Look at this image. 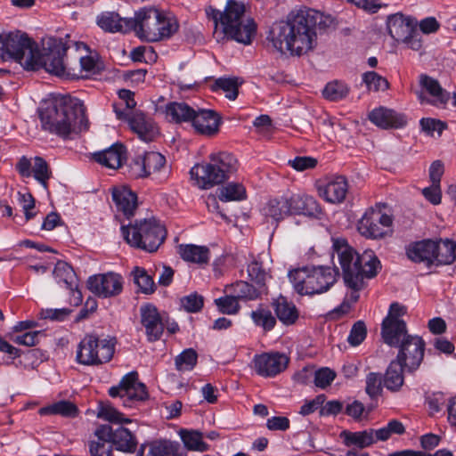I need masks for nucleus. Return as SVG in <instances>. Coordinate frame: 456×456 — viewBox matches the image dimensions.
Returning <instances> with one entry per match:
<instances>
[{"label":"nucleus","instance_id":"393cba45","mask_svg":"<svg viewBox=\"0 0 456 456\" xmlns=\"http://www.w3.org/2000/svg\"><path fill=\"white\" fill-rule=\"evenodd\" d=\"M418 20L402 12L391 14L387 19V28L389 35L397 42L411 33V29L416 28Z\"/></svg>","mask_w":456,"mask_h":456},{"label":"nucleus","instance_id":"3c124183","mask_svg":"<svg viewBox=\"0 0 456 456\" xmlns=\"http://www.w3.org/2000/svg\"><path fill=\"white\" fill-rule=\"evenodd\" d=\"M198 354L191 349H185L175 357V363L179 371L191 370L197 363Z\"/></svg>","mask_w":456,"mask_h":456},{"label":"nucleus","instance_id":"aec40b11","mask_svg":"<svg viewBox=\"0 0 456 456\" xmlns=\"http://www.w3.org/2000/svg\"><path fill=\"white\" fill-rule=\"evenodd\" d=\"M72 56L73 67H77L79 75L75 78L83 77L88 74H94L99 69V60L96 54H92L88 46L82 42H73Z\"/></svg>","mask_w":456,"mask_h":456},{"label":"nucleus","instance_id":"c9c22d12","mask_svg":"<svg viewBox=\"0 0 456 456\" xmlns=\"http://www.w3.org/2000/svg\"><path fill=\"white\" fill-rule=\"evenodd\" d=\"M178 254L183 261L200 266L207 265L210 259V251L206 246L181 244L178 246Z\"/></svg>","mask_w":456,"mask_h":456},{"label":"nucleus","instance_id":"72a5a7b5","mask_svg":"<svg viewBox=\"0 0 456 456\" xmlns=\"http://www.w3.org/2000/svg\"><path fill=\"white\" fill-rule=\"evenodd\" d=\"M126 154L125 147L122 144L118 143L113 144L107 150L94 154L95 161L111 169L120 167L126 160Z\"/></svg>","mask_w":456,"mask_h":456},{"label":"nucleus","instance_id":"0e129e2a","mask_svg":"<svg viewBox=\"0 0 456 456\" xmlns=\"http://www.w3.org/2000/svg\"><path fill=\"white\" fill-rule=\"evenodd\" d=\"M181 305L189 313L199 312L203 306V297L197 293H191L181 298Z\"/></svg>","mask_w":456,"mask_h":456},{"label":"nucleus","instance_id":"1a4fd4ad","mask_svg":"<svg viewBox=\"0 0 456 456\" xmlns=\"http://www.w3.org/2000/svg\"><path fill=\"white\" fill-rule=\"evenodd\" d=\"M121 233L128 245L148 252L156 251L167 235L165 227L156 219H144L134 224L122 225Z\"/></svg>","mask_w":456,"mask_h":456},{"label":"nucleus","instance_id":"39448f33","mask_svg":"<svg viewBox=\"0 0 456 456\" xmlns=\"http://www.w3.org/2000/svg\"><path fill=\"white\" fill-rule=\"evenodd\" d=\"M332 241L333 250L338 256L344 279L352 281V277L354 276L370 279L377 275L380 269V262L372 251H364L359 255L345 239L336 238Z\"/></svg>","mask_w":456,"mask_h":456},{"label":"nucleus","instance_id":"473e14b6","mask_svg":"<svg viewBox=\"0 0 456 456\" xmlns=\"http://www.w3.org/2000/svg\"><path fill=\"white\" fill-rule=\"evenodd\" d=\"M110 426L101 425L94 431V438L89 441L88 448L91 456H110L112 445L109 440Z\"/></svg>","mask_w":456,"mask_h":456},{"label":"nucleus","instance_id":"7ed1b4c3","mask_svg":"<svg viewBox=\"0 0 456 456\" xmlns=\"http://www.w3.org/2000/svg\"><path fill=\"white\" fill-rule=\"evenodd\" d=\"M206 12L216 26L220 25L224 34L230 39L248 45L256 37L257 25L253 18L246 15L243 2L227 0L223 12L210 7Z\"/></svg>","mask_w":456,"mask_h":456},{"label":"nucleus","instance_id":"0eeeda50","mask_svg":"<svg viewBox=\"0 0 456 456\" xmlns=\"http://www.w3.org/2000/svg\"><path fill=\"white\" fill-rule=\"evenodd\" d=\"M68 51L73 52V43L67 45L62 39L50 37L43 43V52L38 50L39 61L29 69H37L41 67L53 75L61 77L75 78L79 75L77 67H73L72 59L64 60Z\"/></svg>","mask_w":456,"mask_h":456},{"label":"nucleus","instance_id":"f03ea898","mask_svg":"<svg viewBox=\"0 0 456 456\" xmlns=\"http://www.w3.org/2000/svg\"><path fill=\"white\" fill-rule=\"evenodd\" d=\"M39 117L44 130L63 138L88 129L83 103L69 96L46 102L39 110Z\"/></svg>","mask_w":456,"mask_h":456},{"label":"nucleus","instance_id":"ddd939ff","mask_svg":"<svg viewBox=\"0 0 456 456\" xmlns=\"http://www.w3.org/2000/svg\"><path fill=\"white\" fill-rule=\"evenodd\" d=\"M406 309L398 303L390 305L388 314L382 322L381 337L386 344L390 346H397L410 335L407 333L405 322L402 317Z\"/></svg>","mask_w":456,"mask_h":456},{"label":"nucleus","instance_id":"4468645a","mask_svg":"<svg viewBox=\"0 0 456 456\" xmlns=\"http://www.w3.org/2000/svg\"><path fill=\"white\" fill-rule=\"evenodd\" d=\"M393 219L379 206L369 208L358 222L359 232L366 238L379 239L392 232Z\"/></svg>","mask_w":456,"mask_h":456},{"label":"nucleus","instance_id":"2f4dec72","mask_svg":"<svg viewBox=\"0 0 456 456\" xmlns=\"http://www.w3.org/2000/svg\"><path fill=\"white\" fill-rule=\"evenodd\" d=\"M133 19H122L113 12H102L97 17L98 26L105 31L126 33L133 30Z\"/></svg>","mask_w":456,"mask_h":456},{"label":"nucleus","instance_id":"37998d69","mask_svg":"<svg viewBox=\"0 0 456 456\" xmlns=\"http://www.w3.org/2000/svg\"><path fill=\"white\" fill-rule=\"evenodd\" d=\"M179 436L184 446L190 451L206 452L209 445L203 441L202 433L193 429H181Z\"/></svg>","mask_w":456,"mask_h":456},{"label":"nucleus","instance_id":"423d86ee","mask_svg":"<svg viewBox=\"0 0 456 456\" xmlns=\"http://www.w3.org/2000/svg\"><path fill=\"white\" fill-rule=\"evenodd\" d=\"M209 159V163L196 164L191 168V179L200 189L220 184L237 170L238 161L228 152L212 153Z\"/></svg>","mask_w":456,"mask_h":456},{"label":"nucleus","instance_id":"4be33fe9","mask_svg":"<svg viewBox=\"0 0 456 456\" xmlns=\"http://www.w3.org/2000/svg\"><path fill=\"white\" fill-rule=\"evenodd\" d=\"M190 123L196 133L206 136H213L219 130L221 118L213 110L198 109L193 110Z\"/></svg>","mask_w":456,"mask_h":456},{"label":"nucleus","instance_id":"a18cd8bd","mask_svg":"<svg viewBox=\"0 0 456 456\" xmlns=\"http://www.w3.org/2000/svg\"><path fill=\"white\" fill-rule=\"evenodd\" d=\"M97 418L114 424L132 423V419L125 417L110 403H100L97 408Z\"/></svg>","mask_w":456,"mask_h":456},{"label":"nucleus","instance_id":"13d9d810","mask_svg":"<svg viewBox=\"0 0 456 456\" xmlns=\"http://www.w3.org/2000/svg\"><path fill=\"white\" fill-rule=\"evenodd\" d=\"M143 156L147 170V176L152 173L159 171L166 163L165 157L159 152H146L143 154Z\"/></svg>","mask_w":456,"mask_h":456},{"label":"nucleus","instance_id":"20e7f679","mask_svg":"<svg viewBox=\"0 0 456 456\" xmlns=\"http://www.w3.org/2000/svg\"><path fill=\"white\" fill-rule=\"evenodd\" d=\"M179 28L177 19L170 12L154 6L134 12L133 31L142 41L154 43L169 39Z\"/></svg>","mask_w":456,"mask_h":456},{"label":"nucleus","instance_id":"f257e3e1","mask_svg":"<svg viewBox=\"0 0 456 456\" xmlns=\"http://www.w3.org/2000/svg\"><path fill=\"white\" fill-rule=\"evenodd\" d=\"M330 18L314 9L292 12L286 20L275 23L270 32L273 46L281 53L301 56L317 45V28L328 26Z\"/></svg>","mask_w":456,"mask_h":456},{"label":"nucleus","instance_id":"bf43d9fd","mask_svg":"<svg viewBox=\"0 0 456 456\" xmlns=\"http://www.w3.org/2000/svg\"><path fill=\"white\" fill-rule=\"evenodd\" d=\"M178 444L170 441H163L153 444L150 450L151 456H178Z\"/></svg>","mask_w":456,"mask_h":456},{"label":"nucleus","instance_id":"09e8293b","mask_svg":"<svg viewBox=\"0 0 456 456\" xmlns=\"http://www.w3.org/2000/svg\"><path fill=\"white\" fill-rule=\"evenodd\" d=\"M250 317L253 322L265 330L269 331L273 330L276 324V320L269 309L258 307L252 311Z\"/></svg>","mask_w":456,"mask_h":456},{"label":"nucleus","instance_id":"864d4df0","mask_svg":"<svg viewBox=\"0 0 456 456\" xmlns=\"http://www.w3.org/2000/svg\"><path fill=\"white\" fill-rule=\"evenodd\" d=\"M217 89H221L227 99L234 101L238 96L239 84L235 78L221 77L213 85V90Z\"/></svg>","mask_w":456,"mask_h":456},{"label":"nucleus","instance_id":"6e6552de","mask_svg":"<svg viewBox=\"0 0 456 456\" xmlns=\"http://www.w3.org/2000/svg\"><path fill=\"white\" fill-rule=\"evenodd\" d=\"M0 55L4 60H14L26 69L39 61L37 45L20 31L0 33Z\"/></svg>","mask_w":456,"mask_h":456},{"label":"nucleus","instance_id":"69168bd1","mask_svg":"<svg viewBox=\"0 0 456 456\" xmlns=\"http://www.w3.org/2000/svg\"><path fill=\"white\" fill-rule=\"evenodd\" d=\"M367 330L365 324L359 321L354 324L347 338L348 343L356 346L360 345L366 338Z\"/></svg>","mask_w":456,"mask_h":456},{"label":"nucleus","instance_id":"ea45409f","mask_svg":"<svg viewBox=\"0 0 456 456\" xmlns=\"http://www.w3.org/2000/svg\"><path fill=\"white\" fill-rule=\"evenodd\" d=\"M274 311L278 319L285 325H291L298 319V311L296 305L284 297H279L273 302Z\"/></svg>","mask_w":456,"mask_h":456},{"label":"nucleus","instance_id":"a19ab883","mask_svg":"<svg viewBox=\"0 0 456 456\" xmlns=\"http://www.w3.org/2000/svg\"><path fill=\"white\" fill-rule=\"evenodd\" d=\"M341 437L346 446L366 448L375 443L373 429L357 432L343 431Z\"/></svg>","mask_w":456,"mask_h":456},{"label":"nucleus","instance_id":"c756f323","mask_svg":"<svg viewBox=\"0 0 456 456\" xmlns=\"http://www.w3.org/2000/svg\"><path fill=\"white\" fill-rule=\"evenodd\" d=\"M290 214L314 216L322 212L317 200L307 194H292L289 196Z\"/></svg>","mask_w":456,"mask_h":456},{"label":"nucleus","instance_id":"8fccbe9b","mask_svg":"<svg viewBox=\"0 0 456 456\" xmlns=\"http://www.w3.org/2000/svg\"><path fill=\"white\" fill-rule=\"evenodd\" d=\"M349 93L348 86L340 81H332L326 85L322 94L330 101H339L344 99Z\"/></svg>","mask_w":456,"mask_h":456},{"label":"nucleus","instance_id":"a878e982","mask_svg":"<svg viewBox=\"0 0 456 456\" xmlns=\"http://www.w3.org/2000/svg\"><path fill=\"white\" fill-rule=\"evenodd\" d=\"M338 271L332 267L318 266L311 268V295L321 294L330 289L337 281Z\"/></svg>","mask_w":456,"mask_h":456},{"label":"nucleus","instance_id":"e2e57ef3","mask_svg":"<svg viewBox=\"0 0 456 456\" xmlns=\"http://www.w3.org/2000/svg\"><path fill=\"white\" fill-rule=\"evenodd\" d=\"M248 273L249 278L260 286H264L269 277L261 264L256 261H253L248 265Z\"/></svg>","mask_w":456,"mask_h":456},{"label":"nucleus","instance_id":"f704fd0d","mask_svg":"<svg viewBox=\"0 0 456 456\" xmlns=\"http://www.w3.org/2000/svg\"><path fill=\"white\" fill-rule=\"evenodd\" d=\"M365 276H354L352 277V281L347 278L344 279L346 286L350 289L346 295L344 301L339 306L334 309L333 314L337 316L346 314L349 312L352 304L355 303L359 299V291L364 287Z\"/></svg>","mask_w":456,"mask_h":456},{"label":"nucleus","instance_id":"4c0bfd02","mask_svg":"<svg viewBox=\"0 0 456 456\" xmlns=\"http://www.w3.org/2000/svg\"><path fill=\"white\" fill-rule=\"evenodd\" d=\"M193 110L194 109L183 102H172L165 106L162 112L168 121L175 123H190L193 115Z\"/></svg>","mask_w":456,"mask_h":456},{"label":"nucleus","instance_id":"338daca9","mask_svg":"<svg viewBox=\"0 0 456 456\" xmlns=\"http://www.w3.org/2000/svg\"><path fill=\"white\" fill-rule=\"evenodd\" d=\"M419 125L423 132L428 135H433L435 132H437L438 134H441L442 132L446 128V125L444 122L431 118H421Z\"/></svg>","mask_w":456,"mask_h":456},{"label":"nucleus","instance_id":"5701e85b","mask_svg":"<svg viewBox=\"0 0 456 456\" xmlns=\"http://www.w3.org/2000/svg\"><path fill=\"white\" fill-rule=\"evenodd\" d=\"M369 119L382 129L401 128L407 124V118L403 114L382 106L372 110L369 113Z\"/></svg>","mask_w":456,"mask_h":456},{"label":"nucleus","instance_id":"e433bc0d","mask_svg":"<svg viewBox=\"0 0 456 456\" xmlns=\"http://www.w3.org/2000/svg\"><path fill=\"white\" fill-rule=\"evenodd\" d=\"M109 440L116 450L123 452H134L137 446L135 436L128 428L123 427L115 430L110 427Z\"/></svg>","mask_w":456,"mask_h":456},{"label":"nucleus","instance_id":"bb28decb","mask_svg":"<svg viewBox=\"0 0 456 456\" xmlns=\"http://www.w3.org/2000/svg\"><path fill=\"white\" fill-rule=\"evenodd\" d=\"M125 121H127L133 132L143 142H151L159 134V129L154 121L142 112H134Z\"/></svg>","mask_w":456,"mask_h":456},{"label":"nucleus","instance_id":"5fc2aeb1","mask_svg":"<svg viewBox=\"0 0 456 456\" xmlns=\"http://www.w3.org/2000/svg\"><path fill=\"white\" fill-rule=\"evenodd\" d=\"M362 81L369 90L375 92L385 91L388 88L387 80L374 71H368L362 75Z\"/></svg>","mask_w":456,"mask_h":456},{"label":"nucleus","instance_id":"f8f14e48","mask_svg":"<svg viewBox=\"0 0 456 456\" xmlns=\"http://www.w3.org/2000/svg\"><path fill=\"white\" fill-rule=\"evenodd\" d=\"M109 395L112 398L118 397L126 408H132L149 397L145 385L138 381L135 371L126 374L117 386L110 387Z\"/></svg>","mask_w":456,"mask_h":456},{"label":"nucleus","instance_id":"49530a36","mask_svg":"<svg viewBox=\"0 0 456 456\" xmlns=\"http://www.w3.org/2000/svg\"><path fill=\"white\" fill-rule=\"evenodd\" d=\"M226 291L232 293L235 298L240 300H255L258 297L259 292L253 285L246 281H237L230 285Z\"/></svg>","mask_w":456,"mask_h":456},{"label":"nucleus","instance_id":"f3484780","mask_svg":"<svg viewBox=\"0 0 456 456\" xmlns=\"http://www.w3.org/2000/svg\"><path fill=\"white\" fill-rule=\"evenodd\" d=\"M124 281L120 274L113 272L92 275L87 280L88 289L102 298L119 295L123 289Z\"/></svg>","mask_w":456,"mask_h":456},{"label":"nucleus","instance_id":"6ab92c4d","mask_svg":"<svg viewBox=\"0 0 456 456\" xmlns=\"http://www.w3.org/2000/svg\"><path fill=\"white\" fill-rule=\"evenodd\" d=\"M16 168L21 176L30 177L33 175L45 191L48 190V181L52 176V172L43 158L28 159L21 157L16 165Z\"/></svg>","mask_w":456,"mask_h":456},{"label":"nucleus","instance_id":"9b49d317","mask_svg":"<svg viewBox=\"0 0 456 456\" xmlns=\"http://www.w3.org/2000/svg\"><path fill=\"white\" fill-rule=\"evenodd\" d=\"M115 341L86 335L77 345L76 359L78 363L92 366L108 362L113 357Z\"/></svg>","mask_w":456,"mask_h":456},{"label":"nucleus","instance_id":"b1692460","mask_svg":"<svg viewBox=\"0 0 456 456\" xmlns=\"http://www.w3.org/2000/svg\"><path fill=\"white\" fill-rule=\"evenodd\" d=\"M318 194L330 203H341L347 193L348 185L345 177L336 176L325 183L317 185Z\"/></svg>","mask_w":456,"mask_h":456},{"label":"nucleus","instance_id":"79ce46f5","mask_svg":"<svg viewBox=\"0 0 456 456\" xmlns=\"http://www.w3.org/2000/svg\"><path fill=\"white\" fill-rule=\"evenodd\" d=\"M289 279L295 289L300 295H311V268L296 269L289 273Z\"/></svg>","mask_w":456,"mask_h":456},{"label":"nucleus","instance_id":"cd10ccee","mask_svg":"<svg viewBox=\"0 0 456 456\" xmlns=\"http://www.w3.org/2000/svg\"><path fill=\"white\" fill-rule=\"evenodd\" d=\"M112 200L118 211H120L127 218L134 215L137 208L136 194L126 185H118L112 188Z\"/></svg>","mask_w":456,"mask_h":456},{"label":"nucleus","instance_id":"7c9ffc66","mask_svg":"<svg viewBox=\"0 0 456 456\" xmlns=\"http://www.w3.org/2000/svg\"><path fill=\"white\" fill-rule=\"evenodd\" d=\"M53 274L61 288L69 289L73 294L77 293L78 301H81V293L77 290V278L71 265L64 261H58Z\"/></svg>","mask_w":456,"mask_h":456},{"label":"nucleus","instance_id":"c03bdc74","mask_svg":"<svg viewBox=\"0 0 456 456\" xmlns=\"http://www.w3.org/2000/svg\"><path fill=\"white\" fill-rule=\"evenodd\" d=\"M403 366L395 361H392L384 377V386L391 391H397L403 384Z\"/></svg>","mask_w":456,"mask_h":456},{"label":"nucleus","instance_id":"a211bd4d","mask_svg":"<svg viewBox=\"0 0 456 456\" xmlns=\"http://www.w3.org/2000/svg\"><path fill=\"white\" fill-rule=\"evenodd\" d=\"M289 358L282 353L269 352L256 354L252 360L255 371L261 377L273 378L284 371Z\"/></svg>","mask_w":456,"mask_h":456},{"label":"nucleus","instance_id":"603ef678","mask_svg":"<svg viewBox=\"0 0 456 456\" xmlns=\"http://www.w3.org/2000/svg\"><path fill=\"white\" fill-rule=\"evenodd\" d=\"M40 414H61L62 416H74L77 412L76 406L68 401H60L39 411Z\"/></svg>","mask_w":456,"mask_h":456},{"label":"nucleus","instance_id":"412c9836","mask_svg":"<svg viewBox=\"0 0 456 456\" xmlns=\"http://www.w3.org/2000/svg\"><path fill=\"white\" fill-rule=\"evenodd\" d=\"M141 323L145 330L149 342L159 340L164 331V322L158 309L153 305L148 304L140 308Z\"/></svg>","mask_w":456,"mask_h":456},{"label":"nucleus","instance_id":"c85d7f7f","mask_svg":"<svg viewBox=\"0 0 456 456\" xmlns=\"http://www.w3.org/2000/svg\"><path fill=\"white\" fill-rule=\"evenodd\" d=\"M261 213L267 223L277 224L290 214L289 196L271 199L262 208Z\"/></svg>","mask_w":456,"mask_h":456},{"label":"nucleus","instance_id":"680f3d73","mask_svg":"<svg viewBox=\"0 0 456 456\" xmlns=\"http://www.w3.org/2000/svg\"><path fill=\"white\" fill-rule=\"evenodd\" d=\"M336 378V372L328 367H323L314 372V385L322 389L329 387Z\"/></svg>","mask_w":456,"mask_h":456},{"label":"nucleus","instance_id":"9d476101","mask_svg":"<svg viewBox=\"0 0 456 456\" xmlns=\"http://www.w3.org/2000/svg\"><path fill=\"white\" fill-rule=\"evenodd\" d=\"M406 254L411 261L424 263L428 266L434 263L449 265L455 260V242L451 240L441 243L424 240L409 245Z\"/></svg>","mask_w":456,"mask_h":456},{"label":"nucleus","instance_id":"de8ad7c7","mask_svg":"<svg viewBox=\"0 0 456 456\" xmlns=\"http://www.w3.org/2000/svg\"><path fill=\"white\" fill-rule=\"evenodd\" d=\"M218 197L222 201L242 200L246 199V189L240 183H229L220 189Z\"/></svg>","mask_w":456,"mask_h":456},{"label":"nucleus","instance_id":"052dcab7","mask_svg":"<svg viewBox=\"0 0 456 456\" xmlns=\"http://www.w3.org/2000/svg\"><path fill=\"white\" fill-rule=\"evenodd\" d=\"M134 280L141 290L144 293L153 292L154 281L152 278L146 273L144 269L135 267L134 270Z\"/></svg>","mask_w":456,"mask_h":456},{"label":"nucleus","instance_id":"4d7b16f0","mask_svg":"<svg viewBox=\"0 0 456 456\" xmlns=\"http://www.w3.org/2000/svg\"><path fill=\"white\" fill-rule=\"evenodd\" d=\"M365 392L370 398L378 397L382 391V377L378 372H370L366 376Z\"/></svg>","mask_w":456,"mask_h":456},{"label":"nucleus","instance_id":"58836bf2","mask_svg":"<svg viewBox=\"0 0 456 456\" xmlns=\"http://www.w3.org/2000/svg\"><path fill=\"white\" fill-rule=\"evenodd\" d=\"M118 94L119 102L113 104L114 112L118 119L126 120L134 113L133 112L136 106L134 94L130 90L121 89Z\"/></svg>","mask_w":456,"mask_h":456},{"label":"nucleus","instance_id":"774afa93","mask_svg":"<svg viewBox=\"0 0 456 456\" xmlns=\"http://www.w3.org/2000/svg\"><path fill=\"white\" fill-rule=\"evenodd\" d=\"M18 201L24 211L26 219L29 220L33 218L36 215V213L33 212V209L35 208V200L33 196L28 192L19 191Z\"/></svg>","mask_w":456,"mask_h":456},{"label":"nucleus","instance_id":"6e6d98bb","mask_svg":"<svg viewBox=\"0 0 456 456\" xmlns=\"http://www.w3.org/2000/svg\"><path fill=\"white\" fill-rule=\"evenodd\" d=\"M218 310L225 314H235L240 309L239 301L230 293L215 300Z\"/></svg>","mask_w":456,"mask_h":456},{"label":"nucleus","instance_id":"2eb2a0df","mask_svg":"<svg viewBox=\"0 0 456 456\" xmlns=\"http://www.w3.org/2000/svg\"><path fill=\"white\" fill-rule=\"evenodd\" d=\"M419 90L416 93L421 104H430L438 109H445L451 94L444 89L440 83L425 74L419 77Z\"/></svg>","mask_w":456,"mask_h":456},{"label":"nucleus","instance_id":"dca6fc26","mask_svg":"<svg viewBox=\"0 0 456 456\" xmlns=\"http://www.w3.org/2000/svg\"><path fill=\"white\" fill-rule=\"evenodd\" d=\"M395 362L402 364L408 371L416 370L424 357L425 342L419 336H409L400 343Z\"/></svg>","mask_w":456,"mask_h":456}]
</instances>
